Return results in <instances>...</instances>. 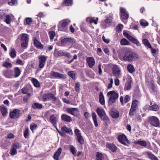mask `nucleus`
<instances>
[{
  "mask_svg": "<svg viewBox=\"0 0 160 160\" xmlns=\"http://www.w3.org/2000/svg\"><path fill=\"white\" fill-rule=\"evenodd\" d=\"M87 62L90 68H92L95 63V61L94 58L91 57H88L86 59Z\"/></svg>",
  "mask_w": 160,
  "mask_h": 160,
  "instance_id": "14",
  "label": "nucleus"
},
{
  "mask_svg": "<svg viewBox=\"0 0 160 160\" xmlns=\"http://www.w3.org/2000/svg\"><path fill=\"white\" fill-rule=\"evenodd\" d=\"M149 90L150 92L153 94H155L157 92V87L154 85V81L151 80L149 82Z\"/></svg>",
  "mask_w": 160,
  "mask_h": 160,
  "instance_id": "13",
  "label": "nucleus"
},
{
  "mask_svg": "<svg viewBox=\"0 0 160 160\" xmlns=\"http://www.w3.org/2000/svg\"><path fill=\"white\" fill-rule=\"evenodd\" d=\"M70 150L71 152L75 156H77L76 152V150L74 147L72 145H71L70 146Z\"/></svg>",
  "mask_w": 160,
  "mask_h": 160,
  "instance_id": "46",
  "label": "nucleus"
},
{
  "mask_svg": "<svg viewBox=\"0 0 160 160\" xmlns=\"http://www.w3.org/2000/svg\"><path fill=\"white\" fill-rule=\"evenodd\" d=\"M92 118L94 124L96 127L98 126V123L97 120V116L96 114L94 112H93L92 113Z\"/></svg>",
  "mask_w": 160,
  "mask_h": 160,
  "instance_id": "27",
  "label": "nucleus"
},
{
  "mask_svg": "<svg viewBox=\"0 0 160 160\" xmlns=\"http://www.w3.org/2000/svg\"><path fill=\"white\" fill-rule=\"evenodd\" d=\"M136 108L131 107L129 112V115L131 116H132L134 115L135 112Z\"/></svg>",
  "mask_w": 160,
  "mask_h": 160,
  "instance_id": "52",
  "label": "nucleus"
},
{
  "mask_svg": "<svg viewBox=\"0 0 160 160\" xmlns=\"http://www.w3.org/2000/svg\"><path fill=\"white\" fill-rule=\"evenodd\" d=\"M135 144H139L140 145L143 147H146L147 146V143L146 142L143 140H139L138 141H135Z\"/></svg>",
  "mask_w": 160,
  "mask_h": 160,
  "instance_id": "33",
  "label": "nucleus"
},
{
  "mask_svg": "<svg viewBox=\"0 0 160 160\" xmlns=\"http://www.w3.org/2000/svg\"><path fill=\"white\" fill-rule=\"evenodd\" d=\"M80 84L79 82H77L75 84V90L77 92H79L80 91Z\"/></svg>",
  "mask_w": 160,
  "mask_h": 160,
  "instance_id": "60",
  "label": "nucleus"
},
{
  "mask_svg": "<svg viewBox=\"0 0 160 160\" xmlns=\"http://www.w3.org/2000/svg\"><path fill=\"white\" fill-rule=\"evenodd\" d=\"M113 73L114 75L118 77L120 74V70L117 65H114L113 67Z\"/></svg>",
  "mask_w": 160,
  "mask_h": 160,
  "instance_id": "23",
  "label": "nucleus"
},
{
  "mask_svg": "<svg viewBox=\"0 0 160 160\" xmlns=\"http://www.w3.org/2000/svg\"><path fill=\"white\" fill-rule=\"evenodd\" d=\"M123 34L125 37L127 38L129 40L132 42L133 43H135L136 45L138 46H140V44L139 42L131 36L128 32H123Z\"/></svg>",
  "mask_w": 160,
  "mask_h": 160,
  "instance_id": "8",
  "label": "nucleus"
},
{
  "mask_svg": "<svg viewBox=\"0 0 160 160\" xmlns=\"http://www.w3.org/2000/svg\"><path fill=\"white\" fill-rule=\"evenodd\" d=\"M77 140L81 144H82L83 143L84 140L81 135L77 137Z\"/></svg>",
  "mask_w": 160,
  "mask_h": 160,
  "instance_id": "57",
  "label": "nucleus"
},
{
  "mask_svg": "<svg viewBox=\"0 0 160 160\" xmlns=\"http://www.w3.org/2000/svg\"><path fill=\"white\" fill-rule=\"evenodd\" d=\"M106 147L112 152L115 151L117 148V147L112 143H107Z\"/></svg>",
  "mask_w": 160,
  "mask_h": 160,
  "instance_id": "25",
  "label": "nucleus"
},
{
  "mask_svg": "<svg viewBox=\"0 0 160 160\" xmlns=\"http://www.w3.org/2000/svg\"><path fill=\"white\" fill-rule=\"evenodd\" d=\"M111 116L115 118H117L119 116V112L118 111H112L110 113Z\"/></svg>",
  "mask_w": 160,
  "mask_h": 160,
  "instance_id": "30",
  "label": "nucleus"
},
{
  "mask_svg": "<svg viewBox=\"0 0 160 160\" xmlns=\"http://www.w3.org/2000/svg\"><path fill=\"white\" fill-rule=\"evenodd\" d=\"M107 95L109 98L108 103L110 105H112L113 103L115 102L119 96L118 94L114 91L109 92L107 93Z\"/></svg>",
  "mask_w": 160,
  "mask_h": 160,
  "instance_id": "2",
  "label": "nucleus"
},
{
  "mask_svg": "<svg viewBox=\"0 0 160 160\" xmlns=\"http://www.w3.org/2000/svg\"><path fill=\"white\" fill-rule=\"evenodd\" d=\"M72 0H65L63 2V4L65 6H71L72 4Z\"/></svg>",
  "mask_w": 160,
  "mask_h": 160,
  "instance_id": "45",
  "label": "nucleus"
},
{
  "mask_svg": "<svg viewBox=\"0 0 160 160\" xmlns=\"http://www.w3.org/2000/svg\"><path fill=\"white\" fill-rule=\"evenodd\" d=\"M118 141L124 145H127L129 143V141L125 135L123 134L118 136Z\"/></svg>",
  "mask_w": 160,
  "mask_h": 160,
  "instance_id": "10",
  "label": "nucleus"
},
{
  "mask_svg": "<svg viewBox=\"0 0 160 160\" xmlns=\"http://www.w3.org/2000/svg\"><path fill=\"white\" fill-rule=\"evenodd\" d=\"M50 122L55 127H56L57 118L54 115H51L49 118Z\"/></svg>",
  "mask_w": 160,
  "mask_h": 160,
  "instance_id": "18",
  "label": "nucleus"
},
{
  "mask_svg": "<svg viewBox=\"0 0 160 160\" xmlns=\"http://www.w3.org/2000/svg\"><path fill=\"white\" fill-rule=\"evenodd\" d=\"M123 28V26L122 24H118L116 27V29L117 31H121Z\"/></svg>",
  "mask_w": 160,
  "mask_h": 160,
  "instance_id": "59",
  "label": "nucleus"
},
{
  "mask_svg": "<svg viewBox=\"0 0 160 160\" xmlns=\"http://www.w3.org/2000/svg\"><path fill=\"white\" fill-rule=\"evenodd\" d=\"M140 24L143 26H146L148 25V22L144 20H141L140 21Z\"/></svg>",
  "mask_w": 160,
  "mask_h": 160,
  "instance_id": "56",
  "label": "nucleus"
},
{
  "mask_svg": "<svg viewBox=\"0 0 160 160\" xmlns=\"http://www.w3.org/2000/svg\"><path fill=\"white\" fill-rule=\"evenodd\" d=\"M29 128L28 127H25V130L24 132V136L26 138H29Z\"/></svg>",
  "mask_w": 160,
  "mask_h": 160,
  "instance_id": "44",
  "label": "nucleus"
},
{
  "mask_svg": "<svg viewBox=\"0 0 160 160\" xmlns=\"http://www.w3.org/2000/svg\"><path fill=\"white\" fill-rule=\"evenodd\" d=\"M120 17L122 21L127 19L129 17L128 11L123 8H120Z\"/></svg>",
  "mask_w": 160,
  "mask_h": 160,
  "instance_id": "6",
  "label": "nucleus"
},
{
  "mask_svg": "<svg viewBox=\"0 0 160 160\" xmlns=\"http://www.w3.org/2000/svg\"><path fill=\"white\" fill-rule=\"evenodd\" d=\"M24 23L25 25H28L30 24V18H26L24 22Z\"/></svg>",
  "mask_w": 160,
  "mask_h": 160,
  "instance_id": "63",
  "label": "nucleus"
},
{
  "mask_svg": "<svg viewBox=\"0 0 160 160\" xmlns=\"http://www.w3.org/2000/svg\"><path fill=\"white\" fill-rule=\"evenodd\" d=\"M119 58L122 60L131 62L136 60L138 58V55L134 52H126L122 59L120 56Z\"/></svg>",
  "mask_w": 160,
  "mask_h": 160,
  "instance_id": "1",
  "label": "nucleus"
},
{
  "mask_svg": "<svg viewBox=\"0 0 160 160\" xmlns=\"http://www.w3.org/2000/svg\"><path fill=\"white\" fill-rule=\"evenodd\" d=\"M20 148L19 144L18 143H16L14 144L10 150V153L12 155H14L17 153L16 149Z\"/></svg>",
  "mask_w": 160,
  "mask_h": 160,
  "instance_id": "11",
  "label": "nucleus"
},
{
  "mask_svg": "<svg viewBox=\"0 0 160 160\" xmlns=\"http://www.w3.org/2000/svg\"><path fill=\"white\" fill-rule=\"evenodd\" d=\"M146 153L151 160H158L157 157L155 156L151 152H148Z\"/></svg>",
  "mask_w": 160,
  "mask_h": 160,
  "instance_id": "28",
  "label": "nucleus"
},
{
  "mask_svg": "<svg viewBox=\"0 0 160 160\" xmlns=\"http://www.w3.org/2000/svg\"><path fill=\"white\" fill-rule=\"evenodd\" d=\"M149 109L150 110L157 111L159 109V107L157 104H154L149 106Z\"/></svg>",
  "mask_w": 160,
  "mask_h": 160,
  "instance_id": "39",
  "label": "nucleus"
},
{
  "mask_svg": "<svg viewBox=\"0 0 160 160\" xmlns=\"http://www.w3.org/2000/svg\"><path fill=\"white\" fill-rule=\"evenodd\" d=\"M127 69L128 71L130 73H132L135 72V68L132 65L129 64L127 66Z\"/></svg>",
  "mask_w": 160,
  "mask_h": 160,
  "instance_id": "34",
  "label": "nucleus"
},
{
  "mask_svg": "<svg viewBox=\"0 0 160 160\" xmlns=\"http://www.w3.org/2000/svg\"><path fill=\"white\" fill-rule=\"evenodd\" d=\"M9 54L12 58H15L16 56L15 50L14 48H11Z\"/></svg>",
  "mask_w": 160,
  "mask_h": 160,
  "instance_id": "36",
  "label": "nucleus"
},
{
  "mask_svg": "<svg viewBox=\"0 0 160 160\" xmlns=\"http://www.w3.org/2000/svg\"><path fill=\"white\" fill-rule=\"evenodd\" d=\"M142 42L145 46L148 48H151V45L148 41L146 39H144L142 40Z\"/></svg>",
  "mask_w": 160,
  "mask_h": 160,
  "instance_id": "38",
  "label": "nucleus"
},
{
  "mask_svg": "<svg viewBox=\"0 0 160 160\" xmlns=\"http://www.w3.org/2000/svg\"><path fill=\"white\" fill-rule=\"evenodd\" d=\"M149 122L152 125L158 127L159 125L160 122L159 119L155 116H151L149 118Z\"/></svg>",
  "mask_w": 160,
  "mask_h": 160,
  "instance_id": "7",
  "label": "nucleus"
},
{
  "mask_svg": "<svg viewBox=\"0 0 160 160\" xmlns=\"http://www.w3.org/2000/svg\"><path fill=\"white\" fill-rule=\"evenodd\" d=\"M19 37L21 39L22 46L25 48H27L28 42V36L26 34H24L22 35H20Z\"/></svg>",
  "mask_w": 160,
  "mask_h": 160,
  "instance_id": "5",
  "label": "nucleus"
},
{
  "mask_svg": "<svg viewBox=\"0 0 160 160\" xmlns=\"http://www.w3.org/2000/svg\"><path fill=\"white\" fill-rule=\"evenodd\" d=\"M32 107L34 109H40L42 108V106L41 104L38 103H35L32 105Z\"/></svg>",
  "mask_w": 160,
  "mask_h": 160,
  "instance_id": "41",
  "label": "nucleus"
},
{
  "mask_svg": "<svg viewBox=\"0 0 160 160\" xmlns=\"http://www.w3.org/2000/svg\"><path fill=\"white\" fill-rule=\"evenodd\" d=\"M102 117H103V118H101V119L104 121L106 124H108L109 122V119L108 117L107 116L106 114Z\"/></svg>",
  "mask_w": 160,
  "mask_h": 160,
  "instance_id": "49",
  "label": "nucleus"
},
{
  "mask_svg": "<svg viewBox=\"0 0 160 160\" xmlns=\"http://www.w3.org/2000/svg\"><path fill=\"white\" fill-rule=\"evenodd\" d=\"M62 150L61 148H59L55 152L53 156V158L55 160H58V158L62 152Z\"/></svg>",
  "mask_w": 160,
  "mask_h": 160,
  "instance_id": "20",
  "label": "nucleus"
},
{
  "mask_svg": "<svg viewBox=\"0 0 160 160\" xmlns=\"http://www.w3.org/2000/svg\"><path fill=\"white\" fill-rule=\"evenodd\" d=\"M43 100L45 102L50 100L55 99V97L53 94L51 93H47L44 94L42 97Z\"/></svg>",
  "mask_w": 160,
  "mask_h": 160,
  "instance_id": "12",
  "label": "nucleus"
},
{
  "mask_svg": "<svg viewBox=\"0 0 160 160\" xmlns=\"http://www.w3.org/2000/svg\"><path fill=\"white\" fill-rule=\"evenodd\" d=\"M21 71L18 67H16L14 69V77L17 78L18 77L20 74Z\"/></svg>",
  "mask_w": 160,
  "mask_h": 160,
  "instance_id": "32",
  "label": "nucleus"
},
{
  "mask_svg": "<svg viewBox=\"0 0 160 160\" xmlns=\"http://www.w3.org/2000/svg\"><path fill=\"white\" fill-rule=\"evenodd\" d=\"M48 34L51 40H52L55 35V32L53 31H50L48 32Z\"/></svg>",
  "mask_w": 160,
  "mask_h": 160,
  "instance_id": "43",
  "label": "nucleus"
},
{
  "mask_svg": "<svg viewBox=\"0 0 160 160\" xmlns=\"http://www.w3.org/2000/svg\"><path fill=\"white\" fill-rule=\"evenodd\" d=\"M57 78L65 79L66 78V75L65 74H60L58 72Z\"/></svg>",
  "mask_w": 160,
  "mask_h": 160,
  "instance_id": "58",
  "label": "nucleus"
},
{
  "mask_svg": "<svg viewBox=\"0 0 160 160\" xmlns=\"http://www.w3.org/2000/svg\"><path fill=\"white\" fill-rule=\"evenodd\" d=\"M2 115L4 116L7 113V111L6 108L4 107L3 106H1L0 107Z\"/></svg>",
  "mask_w": 160,
  "mask_h": 160,
  "instance_id": "42",
  "label": "nucleus"
},
{
  "mask_svg": "<svg viewBox=\"0 0 160 160\" xmlns=\"http://www.w3.org/2000/svg\"><path fill=\"white\" fill-rule=\"evenodd\" d=\"M102 117H103V118H101V119L104 121L106 124H108L109 122V119L108 117L107 116L106 114Z\"/></svg>",
  "mask_w": 160,
  "mask_h": 160,
  "instance_id": "48",
  "label": "nucleus"
},
{
  "mask_svg": "<svg viewBox=\"0 0 160 160\" xmlns=\"http://www.w3.org/2000/svg\"><path fill=\"white\" fill-rule=\"evenodd\" d=\"M61 131L63 134L64 133H67L71 135H72L73 134L72 130L66 126H64L61 128Z\"/></svg>",
  "mask_w": 160,
  "mask_h": 160,
  "instance_id": "21",
  "label": "nucleus"
},
{
  "mask_svg": "<svg viewBox=\"0 0 160 160\" xmlns=\"http://www.w3.org/2000/svg\"><path fill=\"white\" fill-rule=\"evenodd\" d=\"M66 111L68 113L74 115L75 112H78V109L76 108H68Z\"/></svg>",
  "mask_w": 160,
  "mask_h": 160,
  "instance_id": "24",
  "label": "nucleus"
},
{
  "mask_svg": "<svg viewBox=\"0 0 160 160\" xmlns=\"http://www.w3.org/2000/svg\"><path fill=\"white\" fill-rule=\"evenodd\" d=\"M4 76L8 78H12L13 77V71L10 70H7L3 72Z\"/></svg>",
  "mask_w": 160,
  "mask_h": 160,
  "instance_id": "16",
  "label": "nucleus"
},
{
  "mask_svg": "<svg viewBox=\"0 0 160 160\" xmlns=\"http://www.w3.org/2000/svg\"><path fill=\"white\" fill-rule=\"evenodd\" d=\"M70 22L71 21L69 19H64L61 21L58 24V29L61 31H67L68 26Z\"/></svg>",
  "mask_w": 160,
  "mask_h": 160,
  "instance_id": "3",
  "label": "nucleus"
},
{
  "mask_svg": "<svg viewBox=\"0 0 160 160\" xmlns=\"http://www.w3.org/2000/svg\"><path fill=\"white\" fill-rule=\"evenodd\" d=\"M19 111L18 109L14 110L10 113V117L12 118H15L19 117Z\"/></svg>",
  "mask_w": 160,
  "mask_h": 160,
  "instance_id": "17",
  "label": "nucleus"
},
{
  "mask_svg": "<svg viewBox=\"0 0 160 160\" xmlns=\"http://www.w3.org/2000/svg\"><path fill=\"white\" fill-rule=\"evenodd\" d=\"M68 75L71 77L73 79H74L75 78V74L74 71H70L68 72Z\"/></svg>",
  "mask_w": 160,
  "mask_h": 160,
  "instance_id": "55",
  "label": "nucleus"
},
{
  "mask_svg": "<svg viewBox=\"0 0 160 160\" xmlns=\"http://www.w3.org/2000/svg\"><path fill=\"white\" fill-rule=\"evenodd\" d=\"M130 100V97L128 95H126L124 98L122 96H120V101L122 105H123L125 103L128 102Z\"/></svg>",
  "mask_w": 160,
  "mask_h": 160,
  "instance_id": "15",
  "label": "nucleus"
},
{
  "mask_svg": "<svg viewBox=\"0 0 160 160\" xmlns=\"http://www.w3.org/2000/svg\"><path fill=\"white\" fill-rule=\"evenodd\" d=\"M34 45L38 48L39 49H42L43 48V46L36 39L34 40Z\"/></svg>",
  "mask_w": 160,
  "mask_h": 160,
  "instance_id": "26",
  "label": "nucleus"
},
{
  "mask_svg": "<svg viewBox=\"0 0 160 160\" xmlns=\"http://www.w3.org/2000/svg\"><path fill=\"white\" fill-rule=\"evenodd\" d=\"M37 127V125L34 123H32L31 124V129L32 130V132H33V131L36 129Z\"/></svg>",
  "mask_w": 160,
  "mask_h": 160,
  "instance_id": "61",
  "label": "nucleus"
},
{
  "mask_svg": "<svg viewBox=\"0 0 160 160\" xmlns=\"http://www.w3.org/2000/svg\"><path fill=\"white\" fill-rule=\"evenodd\" d=\"M105 155L102 154L99 152H97L96 157V160H102L104 159V157Z\"/></svg>",
  "mask_w": 160,
  "mask_h": 160,
  "instance_id": "35",
  "label": "nucleus"
},
{
  "mask_svg": "<svg viewBox=\"0 0 160 160\" xmlns=\"http://www.w3.org/2000/svg\"><path fill=\"white\" fill-rule=\"evenodd\" d=\"M2 66L7 68H9L12 67V64L10 62L5 61L2 62Z\"/></svg>",
  "mask_w": 160,
  "mask_h": 160,
  "instance_id": "31",
  "label": "nucleus"
},
{
  "mask_svg": "<svg viewBox=\"0 0 160 160\" xmlns=\"http://www.w3.org/2000/svg\"><path fill=\"white\" fill-rule=\"evenodd\" d=\"M130 42L126 39L123 38L121 40L120 44L122 45H127L130 44Z\"/></svg>",
  "mask_w": 160,
  "mask_h": 160,
  "instance_id": "37",
  "label": "nucleus"
},
{
  "mask_svg": "<svg viewBox=\"0 0 160 160\" xmlns=\"http://www.w3.org/2000/svg\"><path fill=\"white\" fill-rule=\"evenodd\" d=\"M38 58L39 60V67L40 68H42L45 65L48 57L46 56L41 55L39 56Z\"/></svg>",
  "mask_w": 160,
  "mask_h": 160,
  "instance_id": "9",
  "label": "nucleus"
},
{
  "mask_svg": "<svg viewBox=\"0 0 160 160\" xmlns=\"http://www.w3.org/2000/svg\"><path fill=\"white\" fill-rule=\"evenodd\" d=\"M14 137V135L13 134L9 133L5 137V138L7 139H12Z\"/></svg>",
  "mask_w": 160,
  "mask_h": 160,
  "instance_id": "62",
  "label": "nucleus"
},
{
  "mask_svg": "<svg viewBox=\"0 0 160 160\" xmlns=\"http://www.w3.org/2000/svg\"><path fill=\"white\" fill-rule=\"evenodd\" d=\"M5 22L8 24H9L11 23V19L9 15H7L6 17V19L5 20Z\"/></svg>",
  "mask_w": 160,
  "mask_h": 160,
  "instance_id": "54",
  "label": "nucleus"
},
{
  "mask_svg": "<svg viewBox=\"0 0 160 160\" xmlns=\"http://www.w3.org/2000/svg\"><path fill=\"white\" fill-rule=\"evenodd\" d=\"M32 82L34 86L36 87H39L40 86V84L38 81L35 78H32Z\"/></svg>",
  "mask_w": 160,
  "mask_h": 160,
  "instance_id": "40",
  "label": "nucleus"
},
{
  "mask_svg": "<svg viewBox=\"0 0 160 160\" xmlns=\"http://www.w3.org/2000/svg\"><path fill=\"white\" fill-rule=\"evenodd\" d=\"M99 102L102 105L105 104L104 97L102 92H101L99 94Z\"/></svg>",
  "mask_w": 160,
  "mask_h": 160,
  "instance_id": "29",
  "label": "nucleus"
},
{
  "mask_svg": "<svg viewBox=\"0 0 160 160\" xmlns=\"http://www.w3.org/2000/svg\"><path fill=\"white\" fill-rule=\"evenodd\" d=\"M131 82L129 81L127 83L125 84L124 88L125 90H129L131 88Z\"/></svg>",
  "mask_w": 160,
  "mask_h": 160,
  "instance_id": "50",
  "label": "nucleus"
},
{
  "mask_svg": "<svg viewBox=\"0 0 160 160\" xmlns=\"http://www.w3.org/2000/svg\"><path fill=\"white\" fill-rule=\"evenodd\" d=\"M61 118L62 120L65 122H69L72 121V119L70 116L64 114L62 115Z\"/></svg>",
  "mask_w": 160,
  "mask_h": 160,
  "instance_id": "19",
  "label": "nucleus"
},
{
  "mask_svg": "<svg viewBox=\"0 0 160 160\" xmlns=\"http://www.w3.org/2000/svg\"><path fill=\"white\" fill-rule=\"evenodd\" d=\"M16 63L17 64L20 65H23L24 63L23 61H22L19 58H18L16 61Z\"/></svg>",
  "mask_w": 160,
  "mask_h": 160,
  "instance_id": "53",
  "label": "nucleus"
},
{
  "mask_svg": "<svg viewBox=\"0 0 160 160\" xmlns=\"http://www.w3.org/2000/svg\"><path fill=\"white\" fill-rule=\"evenodd\" d=\"M75 133L77 137L81 136L80 131L78 129H76L75 130Z\"/></svg>",
  "mask_w": 160,
  "mask_h": 160,
  "instance_id": "64",
  "label": "nucleus"
},
{
  "mask_svg": "<svg viewBox=\"0 0 160 160\" xmlns=\"http://www.w3.org/2000/svg\"><path fill=\"white\" fill-rule=\"evenodd\" d=\"M96 111L100 118H103L102 117L106 114L104 110L102 108H98L97 109Z\"/></svg>",
  "mask_w": 160,
  "mask_h": 160,
  "instance_id": "22",
  "label": "nucleus"
},
{
  "mask_svg": "<svg viewBox=\"0 0 160 160\" xmlns=\"http://www.w3.org/2000/svg\"><path fill=\"white\" fill-rule=\"evenodd\" d=\"M58 74V72L52 71L50 72V76L52 78H57Z\"/></svg>",
  "mask_w": 160,
  "mask_h": 160,
  "instance_id": "51",
  "label": "nucleus"
},
{
  "mask_svg": "<svg viewBox=\"0 0 160 160\" xmlns=\"http://www.w3.org/2000/svg\"><path fill=\"white\" fill-rule=\"evenodd\" d=\"M138 104V102L137 100H134L133 101L131 107L132 108H136Z\"/></svg>",
  "mask_w": 160,
  "mask_h": 160,
  "instance_id": "47",
  "label": "nucleus"
},
{
  "mask_svg": "<svg viewBox=\"0 0 160 160\" xmlns=\"http://www.w3.org/2000/svg\"><path fill=\"white\" fill-rule=\"evenodd\" d=\"M76 42L75 40L72 38H62L61 41V45L62 46H68L71 45H74Z\"/></svg>",
  "mask_w": 160,
  "mask_h": 160,
  "instance_id": "4",
  "label": "nucleus"
}]
</instances>
